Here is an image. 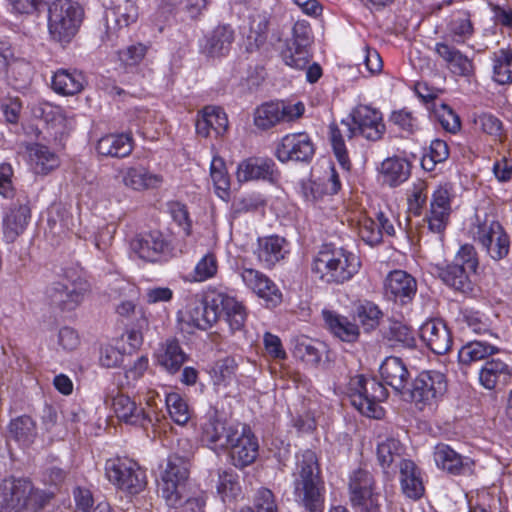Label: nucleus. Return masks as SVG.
<instances>
[{
    "mask_svg": "<svg viewBox=\"0 0 512 512\" xmlns=\"http://www.w3.org/2000/svg\"><path fill=\"white\" fill-rule=\"evenodd\" d=\"M382 317L379 307L370 301L360 303L355 309V319H357L365 331L375 329Z\"/></svg>",
    "mask_w": 512,
    "mask_h": 512,
    "instance_id": "57",
    "label": "nucleus"
},
{
    "mask_svg": "<svg viewBox=\"0 0 512 512\" xmlns=\"http://www.w3.org/2000/svg\"><path fill=\"white\" fill-rule=\"evenodd\" d=\"M296 501L308 512H323L325 481L316 453L310 449L296 455L294 472Z\"/></svg>",
    "mask_w": 512,
    "mask_h": 512,
    "instance_id": "1",
    "label": "nucleus"
},
{
    "mask_svg": "<svg viewBox=\"0 0 512 512\" xmlns=\"http://www.w3.org/2000/svg\"><path fill=\"white\" fill-rule=\"evenodd\" d=\"M219 318L218 306L212 303H205L200 300L190 302L183 316V320L198 329L206 330Z\"/></svg>",
    "mask_w": 512,
    "mask_h": 512,
    "instance_id": "30",
    "label": "nucleus"
},
{
    "mask_svg": "<svg viewBox=\"0 0 512 512\" xmlns=\"http://www.w3.org/2000/svg\"><path fill=\"white\" fill-rule=\"evenodd\" d=\"M480 384L512 383V365L496 358L486 361L479 371Z\"/></svg>",
    "mask_w": 512,
    "mask_h": 512,
    "instance_id": "40",
    "label": "nucleus"
},
{
    "mask_svg": "<svg viewBox=\"0 0 512 512\" xmlns=\"http://www.w3.org/2000/svg\"><path fill=\"white\" fill-rule=\"evenodd\" d=\"M469 232L491 259L499 261L509 254L510 238L494 217L476 215Z\"/></svg>",
    "mask_w": 512,
    "mask_h": 512,
    "instance_id": "4",
    "label": "nucleus"
},
{
    "mask_svg": "<svg viewBox=\"0 0 512 512\" xmlns=\"http://www.w3.org/2000/svg\"><path fill=\"white\" fill-rule=\"evenodd\" d=\"M228 129V117L218 106H206L200 112L196 121L197 134L202 137L222 136Z\"/></svg>",
    "mask_w": 512,
    "mask_h": 512,
    "instance_id": "27",
    "label": "nucleus"
},
{
    "mask_svg": "<svg viewBox=\"0 0 512 512\" xmlns=\"http://www.w3.org/2000/svg\"><path fill=\"white\" fill-rule=\"evenodd\" d=\"M358 234L360 238L368 245L374 246L382 240V230L379 227L377 219L363 217L358 224Z\"/></svg>",
    "mask_w": 512,
    "mask_h": 512,
    "instance_id": "60",
    "label": "nucleus"
},
{
    "mask_svg": "<svg viewBox=\"0 0 512 512\" xmlns=\"http://www.w3.org/2000/svg\"><path fill=\"white\" fill-rule=\"evenodd\" d=\"M434 460L438 468L453 475L465 474L471 471L473 462L463 457L449 445L440 443L434 450Z\"/></svg>",
    "mask_w": 512,
    "mask_h": 512,
    "instance_id": "28",
    "label": "nucleus"
},
{
    "mask_svg": "<svg viewBox=\"0 0 512 512\" xmlns=\"http://www.w3.org/2000/svg\"><path fill=\"white\" fill-rule=\"evenodd\" d=\"M85 79L82 73L60 69L52 77L53 90L61 95H75L84 88Z\"/></svg>",
    "mask_w": 512,
    "mask_h": 512,
    "instance_id": "39",
    "label": "nucleus"
},
{
    "mask_svg": "<svg viewBox=\"0 0 512 512\" xmlns=\"http://www.w3.org/2000/svg\"><path fill=\"white\" fill-rule=\"evenodd\" d=\"M210 177L214 185L216 195L222 200L230 197V177L224 160L214 156L210 164Z\"/></svg>",
    "mask_w": 512,
    "mask_h": 512,
    "instance_id": "46",
    "label": "nucleus"
},
{
    "mask_svg": "<svg viewBox=\"0 0 512 512\" xmlns=\"http://www.w3.org/2000/svg\"><path fill=\"white\" fill-rule=\"evenodd\" d=\"M212 303L218 306L219 316L223 313L232 332L240 331L246 321L243 305L234 297L222 291L212 292Z\"/></svg>",
    "mask_w": 512,
    "mask_h": 512,
    "instance_id": "23",
    "label": "nucleus"
},
{
    "mask_svg": "<svg viewBox=\"0 0 512 512\" xmlns=\"http://www.w3.org/2000/svg\"><path fill=\"white\" fill-rule=\"evenodd\" d=\"M9 432L23 446L30 445L37 435L34 421L26 415L13 419L9 424Z\"/></svg>",
    "mask_w": 512,
    "mask_h": 512,
    "instance_id": "52",
    "label": "nucleus"
},
{
    "mask_svg": "<svg viewBox=\"0 0 512 512\" xmlns=\"http://www.w3.org/2000/svg\"><path fill=\"white\" fill-rule=\"evenodd\" d=\"M329 133L333 152L338 162L343 169L348 170L350 168V161L344 138L351 139L356 136V129L353 128L350 121L342 120L339 125L331 124L329 126Z\"/></svg>",
    "mask_w": 512,
    "mask_h": 512,
    "instance_id": "33",
    "label": "nucleus"
},
{
    "mask_svg": "<svg viewBox=\"0 0 512 512\" xmlns=\"http://www.w3.org/2000/svg\"><path fill=\"white\" fill-rule=\"evenodd\" d=\"M492 60L493 80L501 85L512 83V47L495 52Z\"/></svg>",
    "mask_w": 512,
    "mask_h": 512,
    "instance_id": "48",
    "label": "nucleus"
},
{
    "mask_svg": "<svg viewBox=\"0 0 512 512\" xmlns=\"http://www.w3.org/2000/svg\"><path fill=\"white\" fill-rule=\"evenodd\" d=\"M219 269V261L212 251L206 252L196 262L193 270L187 276V281L201 283L216 277Z\"/></svg>",
    "mask_w": 512,
    "mask_h": 512,
    "instance_id": "44",
    "label": "nucleus"
},
{
    "mask_svg": "<svg viewBox=\"0 0 512 512\" xmlns=\"http://www.w3.org/2000/svg\"><path fill=\"white\" fill-rule=\"evenodd\" d=\"M383 182L391 187L405 182L410 176V163L399 157L385 159L380 168Z\"/></svg>",
    "mask_w": 512,
    "mask_h": 512,
    "instance_id": "41",
    "label": "nucleus"
},
{
    "mask_svg": "<svg viewBox=\"0 0 512 512\" xmlns=\"http://www.w3.org/2000/svg\"><path fill=\"white\" fill-rule=\"evenodd\" d=\"M97 152L102 156L124 158L133 150V139L129 133L107 134L97 141Z\"/></svg>",
    "mask_w": 512,
    "mask_h": 512,
    "instance_id": "34",
    "label": "nucleus"
},
{
    "mask_svg": "<svg viewBox=\"0 0 512 512\" xmlns=\"http://www.w3.org/2000/svg\"><path fill=\"white\" fill-rule=\"evenodd\" d=\"M237 369L235 359L225 357L214 363L210 370L211 377L215 383L231 382L234 379Z\"/></svg>",
    "mask_w": 512,
    "mask_h": 512,
    "instance_id": "61",
    "label": "nucleus"
},
{
    "mask_svg": "<svg viewBox=\"0 0 512 512\" xmlns=\"http://www.w3.org/2000/svg\"><path fill=\"white\" fill-rule=\"evenodd\" d=\"M360 258L342 247L324 245L314 256L311 270L328 284L350 281L360 270Z\"/></svg>",
    "mask_w": 512,
    "mask_h": 512,
    "instance_id": "2",
    "label": "nucleus"
},
{
    "mask_svg": "<svg viewBox=\"0 0 512 512\" xmlns=\"http://www.w3.org/2000/svg\"><path fill=\"white\" fill-rule=\"evenodd\" d=\"M105 475L110 483L130 494H138L146 487V473L128 457L110 458L105 463Z\"/></svg>",
    "mask_w": 512,
    "mask_h": 512,
    "instance_id": "7",
    "label": "nucleus"
},
{
    "mask_svg": "<svg viewBox=\"0 0 512 512\" xmlns=\"http://www.w3.org/2000/svg\"><path fill=\"white\" fill-rule=\"evenodd\" d=\"M40 116L48 123L58 127L61 133L69 130L74 125V117L60 106L44 103L39 107Z\"/></svg>",
    "mask_w": 512,
    "mask_h": 512,
    "instance_id": "51",
    "label": "nucleus"
},
{
    "mask_svg": "<svg viewBox=\"0 0 512 512\" xmlns=\"http://www.w3.org/2000/svg\"><path fill=\"white\" fill-rule=\"evenodd\" d=\"M314 153V144L308 134L292 133L282 138L275 155L283 163L288 161L308 162Z\"/></svg>",
    "mask_w": 512,
    "mask_h": 512,
    "instance_id": "13",
    "label": "nucleus"
},
{
    "mask_svg": "<svg viewBox=\"0 0 512 512\" xmlns=\"http://www.w3.org/2000/svg\"><path fill=\"white\" fill-rule=\"evenodd\" d=\"M403 444L394 437H387L377 444V462L385 477L390 480L396 475L397 468H400V461L405 460Z\"/></svg>",
    "mask_w": 512,
    "mask_h": 512,
    "instance_id": "20",
    "label": "nucleus"
},
{
    "mask_svg": "<svg viewBox=\"0 0 512 512\" xmlns=\"http://www.w3.org/2000/svg\"><path fill=\"white\" fill-rule=\"evenodd\" d=\"M150 47L146 43H132L118 51V60L125 69H133L145 60Z\"/></svg>",
    "mask_w": 512,
    "mask_h": 512,
    "instance_id": "54",
    "label": "nucleus"
},
{
    "mask_svg": "<svg viewBox=\"0 0 512 512\" xmlns=\"http://www.w3.org/2000/svg\"><path fill=\"white\" fill-rule=\"evenodd\" d=\"M240 276L244 285L263 299L267 305L277 306L282 301V293L277 285L261 271L242 268Z\"/></svg>",
    "mask_w": 512,
    "mask_h": 512,
    "instance_id": "16",
    "label": "nucleus"
},
{
    "mask_svg": "<svg viewBox=\"0 0 512 512\" xmlns=\"http://www.w3.org/2000/svg\"><path fill=\"white\" fill-rule=\"evenodd\" d=\"M28 158L31 169L39 175H47L60 163L58 156L41 144H33L28 147Z\"/></svg>",
    "mask_w": 512,
    "mask_h": 512,
    "instance_id": "37",
    "label": "nucleus"
},
{
    "mask_svg": "<svg viewBox=\"0 0 512 512\" xmlns=\"http://www.w3.org/2000/svg\"><path fill=\"white\" fill-rule=\"evenodd\" d=\"M42 422L46 431L54 436L63 437L67 432V427L62 424L57 411L51 406L45 407Z\"/></svg>",
    "mask_w": 512,
    "mask_h": 512,
    "instance_id": "64",
    "label": "nucleus"
},
{
    "mask_svg": "<svg viewBox=\"0 0 512 512\" xmlns=\"http://www.w3.org/2000/svg\"><path fill=\"white\" fill-rule=\"evenodd\" d=\"M29 218V208L25 205H20L10 210L3 220V225L13 236H17L23 232L28 224Z\"/></svg>",
    "mask_w": 512,
    "mask_h": 512,
    "instance_id": "58",
    "label": "nucleus"
},
{
    "mask_svg": "<svg viewBox=\"0 0 512 512\" xmlns=\"http://www.w3.org/2000/svg\"><path fill=\"white\" fill-rule=\"evenodd\" d=\"M240 512H279L273 492L267 488L257 490L254 497V509L245 507Z\"/></svg>",
    "mask_w": 512,
    "mask_h": 512,
    "instance_id": "62",
    "label": "nucleus"
},
{
    "mask_svg": "<svg viewBox=\"0 0 512 512\" xmlns=\"http://www.w3.org/2000/svg\"><path fill=\"white\" fill-rule=\"evenodd\" d=\"M322 316L331 333L342 341L354 342L358 339L359 327L347 317L330 310H323Z\"/></svg>",
    "mask_w": 512,
    "mask_h": 512,
    "instance_id": "36",
    "label": "nucleus"
},
{
    "mask_svg": "<svg viewBox=\"0 0 512 512\" xmlns=\"http://www.w3.org/2000/svg\"><path fill=\"white\" fill-rule=\"evenodd\" d=\"M449 156L448 145L445 141L435 139L431 142L429 152L421 160L425 170L432 171L437 163L444 162Z\"/></svg>",
    "mask_w": 512,
    "mask_h": 512,
    "instance_id": "59",
    "label": "nucleus"
},
{
    "mask_svg": "<svg viewBox=\"0 0 512 512\" xmlns=\"http://www.w3.org/2000/svg\"><path fill=\"white\" fill-rule=\"evenodd\" d=\"M372 392L367 390V386H357L350 394L351 404L363 415L381 419L384 411L380 402L388 396L386 386H371Z\"/></svg>",
    "mask_w": 512,
    "mask_h": 512,
    "instance_id": "17",
    "label": "nucleus"
},
{
    "mask_svg": "<svg viewBox=\"0 0 512 512\" xmlns=\"http://www.w3.org/2000/svg\"><path fill=\"white\" fill-rule=\"evenodd\" d=\"M479 262L472 245L460 247L453 261L446 265H436L435 273L448 286L461 292L471 290L470 273H475Z\"/></svg>",
    "mask_w": 512,
    "mask_h": 512,
    "instance_id": "6",
    "label": "nucleus"
},
{
    "mask_svg": "<svg viewBox=\"0 0 512 512\" xmlns=\"http://www.w3.org/2000/svg\"><path fill=\"white\" fill-rule=\"evenodd\" d=\"M281 123L280 110L277 102H268L259 106L254 113V124L262 130Z\"/></svg>",
    "mask_w": 512,
    "mask_h": 512,
    "instance_id": "56",
    "label": "nucleus"
},
{
    "mask_svg": "<svg viewBox=\"0 0 512 512\" xmlns=\"http://www.w3.org/2000/svg\"><path fill=\"white\" fill-rule=\"evenodd\" d=\"M381 384H403L409 379V372L398 357H387L380 366Z\"/></svg>",
    "mask_w": 512,
    "mask_h": 512,
    "instance_id": "47",
    "label": "nucleus"
},
{
    "mask_svg": "<svg viewBox=\"0 0 512 512\" xmlns=\"http://www.w3.org/2000/svg\"><path fill=\"white\" fill-rule=\"evenodd\" d=\"M420 337L436 354L446 353L452 345L450 332L441 320L432 319L423 323Z\"/></svg>",
    "mask_w": 512,
    "mask_h": 512,
    "instance_id": "24",
    "label": "nucleus"
},
{
    "mask_svg": "<svg viewBox=\"0 0 512 512\" xmlns=\"http://www.w3.org/2000/svg\"><path fill=\"white\" fill-rule=\"evenodd\" d=\"M131 252L147 262H156L169 252V244L159 232H152L134 238L130 243Z\"/></svg>",
    "mask_w": 512,
    "mask_h": 512,
    "instance_id": "18",
    "label": "nucleus"
},
{
    "mask_svg": "<svg viewBox=\"0 0 512 512\" xmlns=\"http://www.w3.org/2000/svg\"><path fill=\"white\" fill-rule=\"evenodd\" d=\"M190 474L189 461L179 455L168 457L160 473L159 491L166 504L178 508L187 496V483Z\"/></svg>",
    "mask_w": 512,
    "mask_h": 512,
    "instance_id": "5",
    "label": "nucleus"
},
{
    "mask_svg": "<svg viewBox=\"0 0 512 512\" xmlns=\"http://www.w3.org/2000/svg\"><path fill=\"white\" fill-rule=\"evenodd\" d=\"M165 402L173 422L185 426L191 418V410L186 400L180 394L171 392L166 395Z\"/></svg>",
    "mask_w": 512,
    "mask_h": 512,
    "instance_id": "53",
    "label": "nucleus"
},
{
    "mask_svg": "<svg viewBox=\"0 0 512 512\" xmlns=\"http://www.w3.org/2000/svg\"><path fill=\"white\" fill-rule=\"evenodd\" d=\"M216 488L223 502L236 500L241 494L238 474L231 469L219 471Z\"/></svg>",
    "mask_w": 512,
    "mask_h": 512,
    "instance_id": "50",
    "label": "nucleus"
},
{
    "mask_svg": "<svg viewBox=\"0 0 512 512\" xmlns=\"http://www.w3.org/2000/svg\"><path fill=\"white\" fill-rule=\"evenodd\" d=\"M233 41V29L229 25H219L200 40L199 49L207 57H222L229 52Z\"/></svg>",
    "mask_w": 512,
    "mask_h": 512,
    "instance_id": "21",
    "label": "nucleus"
},
{
    "mask_svg": "<svg viewBox=\"0 0 512 512\" xmlns=\"http://www.w3.org/2000/svg\"><path fill=\"white\" fill-rule=\"evenodd\" d=\"M310 43L309 29L303 23H296L293 27V36L287 40L281 52L283 61L287 66L295 69H304L309 63Z\"/></svg>",
    "mask_w": 512,
    "mask_h": 512,
    "instance_id": "12",
    "label": "nucleus"
},
{
    "mask_svg": "<svg viewBox=\"0 0 512 512\" xmlns=\"http://www.w3.org/2000/svg\"><path fill=\"white\" fill-rule=\"evenodd\" d=\"M474 32L470 17L466 13L454 15L448 24V37L457 44L464 43Z\"/></svg>",
    "mask_w": 512,
    "mask_h": 512,
    "instance_id": "55",
    "label": "nucleus"
},
{
    "mask_svg": "<svg viewBox=\"0 0 512 512\" xmlns=\"http://www.w3.org/2000/svg\"><path fill=\"white\" fill-rule=\"evenodd\" d=\"M351 119L356 134L362 135L367 140L377 141L382 138L385 132L382 114L373 107L358 105L352 111Z\"/></svg>",
    "mask_w": 512,
    "mask_h": 512,
    "instance_id": "14",
    "label": "nucleus"
},
{
    "mask_svg": "<svg viewBox=\"0 0 512 512\" xmlns=\"http://www.w3.org/2000/svg\"><path fill=\"white\" fill-rule=\"evenodd\" d=\"M399 480L402 492L410 499L417 500L424 495L421 471L412 460H401Z\"/></svg>",
    "mask_w": 512,
    "mask_h": 512,
    "instance_id": "32",
    "label": "nucleus"
},
{
    "mask_svg": "<svg viewBox=\"0 0 512 512\" xmlns=\"http://www.w3.org/2000/svg\"><path fill=\"white\" fill-rule=\"evenodd\" d=\"M434 115L446 131L455 133L460 129L459 117L448 105H435Z\"/></svg>",
    "mask_w": 512,
    "mask_h": 512,
    "instance_id": "63",
    "label": "nucleus"
},
{
    "mask_svg": "<svg viewBox=\"0 0 512 512\" xmlns=\"http://www.w3.org/2000/svg\"><path fill=\"white\" fill-rule=\"evenodd\" d=\"M157 363L170 373L179 370L186 360V354L176 339H168L155 352Z\"/></svg>",
    "mask_w": 512,
    "mask_h": 512,
    "instance_id": "38",
    "label": "nucleus"
},
{
    "mask_svg": "<svg viewBox=\"0 0 512 512\" xmlns=\"http://www.w3.org/2000/svg\"><path fill=\"white\" fill-rule=\"evenodd\" d=\"M275 163L271 159L248 158L238 164L237 180L248 182L254 180L273 181L275 178Z\"/></svg>",
    "mask_w": 512,
    "mask_h": 512,
    "instance_id": "25",
    "label": "nucleus"
},
{
    "mask_svg": "<svg viewBox=\"0 0 512 512\" xmlns=\"http://www.w3.org/2000/svg\"><path fill=\"white\" fill-rule=\"evenodd\" d=\"M112 406L117 417L127 424L145 428L152 422L145 409L127 395L117 394L113 398Z\"/></svg>",
    "mask_w": 512,
    "mask_h": 512,
    "instance_id": "26",
    "label": "nucleus"
},
{
    "mask_svg": "<svg viewBox=\"0 0 512 512\" xmlns=\"http://www.w3.org/2000/svg\"><path fill=\"white\" fill-rule=\"evenodd\" d=\"M89 290V285L84 279H64L48 290L51 302L64 310L75 309L83 300Z\"/></svg>",
    "mask_w": 512,
    "mask_h": 512,
    "instance_id": "11",
    "label": "nucleus"
},
{
    "mask_svg": "<svg viewBox=\"0 0 512 512\" xmlns=\"http://www.w3.org/2000/svg\"><path fill=\"white\" fill-rule=\"evenodd\" d=\"M394 392L403 401L414 403L422 410L431 400L435 398L434 386H392Z\"/></svg>",
    "mask_w": 512,
    "mask_h": 512,
    "instance_id": "43",
    "label": "nucleus"
},
{
    "mask_svg": "<svg viewBox=\"0 0 512 512\" xmlns=\"http://www.w3.org/2000/svg\"><path fill=\"white\" fill-rule=\"evenodd\" d=\"M384 296L394 303L407 304L417 292L415 278L404 270L391 271L383 284Z\"/></svg>",
    "mask_w": 512,
    "mask_h": 512,
    "instance_id": "15",
    "label": "nucleus"
},
{
    "mask_svg": "<svg viewBox=\"0 0 512 512\" xmlns=\"http://www.w3.org/2000/svg\"><path fill=\"white\" fill-rule=\"evenodd\" d=\"M497 352L498 348L494 345L482 341H471L460 348L458 360L461 364L467 365L483 360Z\"/></svg>",
    "mask_w": 512,
    "mask_h": 512,
    "instance_id": "49",
    "label": "nucleus"
},
{
    "mask_svg": "<svg viewBox=\"0 0 512 512\" xmlns=\"http://www.w3.org/2000/svg\"><path fill=\"white\" fill-rule=\"evenodd\" d=\"M435 51L449 64V68L454 74L469 77L474 73L473 61L454 47L446 43H437Z\"/></svg>",
    "mask_w": 512,
    "mask_h": 512,
    "instance_id": "35",
    "label": "nucleus"
},
{
    "mask_svg": "<svg viewBox=\"0 0 512 512\" xmlns=\"http://www.w3.org/2000/svg\"><path fill=\"white\" fill-rule=\"evenodd\" d=\"M139 18V8L135 0H124L106 12L107 33L126 28Z\"/></svg>",
    "mask_w": 512,
    "mask_h": 512,
    "instance_id": "31",
    "label": "nucleus"
},
{
    "mask_svg": "<svg viewBox=\"0 0 512 512\" xmlns=\"http://www.w3.org/2000/svg\"><path fill=\"white\" fill-rule=\"evenodd\" d=\"M231 428H235V426L226 427L225 421L217 410H210L202 428L201 440L213 450L226 448L228 444L226 436L230 434Z\"/></svg>",
    "mask_w": 512,
    "mask_h": 512,
    "instance_id": "29",
    "label": "nucleus"
},
{
    "mask_svg": "<svg viewBox=\"0 0 512 512\" xmlns=\"http://www.w3.org/2000/svg\"><path fill=\"white\" fill-rule=\"evenodd\" d=\"M320 344L312 341L311 339L300 336L293 340V356L304 362L306 365L314 367L321 361Z\"/></svg>",
    "mask_w": 512,
    "mask_h": 512,
    "instance_id": "45",
    "label": "nucleus"
},
{
    "mask_svg": "<svg viewBox=\"0 0 512 512\" xmlns=\"http://www.w3.org/2000/svg\"><path fill=\"white\" fill-rule=\"evenodd\" d=\"M453 198L452 188L447 184L437 186L432 192L429 210L425 216L431 232L440 235L444 233L450 221Z\"/></svg>",
    "mask_w": 512,
    "mask_h": 512,
    "instance_id": "10",
    "label": "nucleus"
},
{
    "mask_svg": "<svg viewBox=\"0 0 512 512\" xmlns=\"http://www.w3.org/2000/svg\"><path fill=\"white\" fill-rule=\"evenodd\" d=\"M375 480L370 472L358 469L352 473L349 480V494L351 504H359L364 496L374 492Z\"/></svg>",
    "mask_w": 512,
    "mask_h": 512,
    "instance_id": "42",
    "label": "nucleus"
},
{
    "mask_svg": "<svg viewBox=\"0 0 512 512\" xmlns=\"http://www.w3.org/2000/svg\"><path fill=\"white\" fill-rule=\"evenodd\" d=\"M226 448L230 449V457L235 467L244 468L251 465L258 456V439L251 428L245 424L235 425L230 429Z\"/></svg>",
    "mask_w": 512,
    "mask_h": 512,
    "instance_id": "9",
    "label": "nucleus"
},
{
    "mask_svg": "<svg viewBox=\"0 0 512 512\" xmlns=\"http://www.w3.org/2000/svg\"><path fill=\"white\" fill-rule=\"evenodd\" d=\"M43 493L27 479L8 478L0 483V512H20L28 505H38Z\"/></svg>",
    "mask_w": 512,
    "mask_h": 512,
    "instance_id": "8",
    "label": "nucleus"
},
{
    "mask_svg": "<svg viewBox=\"0 0 512 512\" xmlns=\"http://www.w3.org/2000/svg\"><path fill=\"white\" fill-rule=\"evenodd\" d=\"M122 184L133 191L155 190L162 186L164 178L144 166H130L119 171Z\"/></svg>",
    "mask_w": 512,
    "mask_h": 512,
    "instance_id": "19",
    "label": "nucleus"
},
{
    "mask_svg": "<svg viewBox=\"0 0 512 512\" xmlns=\"http://www.w3.org/2000/svg\"><path fill=\"white\" fill-rule=\"evenodd\" d=\"M288 252L285 239L279 236L259 238L253 251L258 263L266 269L273 268L286 257Z\"/></svg>",
    "mask_w": 512,
    "mask_h": 512,
    "instance_id": "22",
    "label": "nucleus"
},
{
    "mask_svg": "<svg viewBox=\"0 0 512 512\" xmlns=\"http://www.w3.org/2000/svg\"><path fill=\"white\" fill-rule=\"evenodd\" d=\"M84 17L81 5L73 0L53 1L48 8V32L61 44L70 43L77 34Z\"/></svg>",
    "mask_w": 512,
    "mask_h": 512,
    "instance_id": "3",
    "label": "nucleus"
}]
</instances>
